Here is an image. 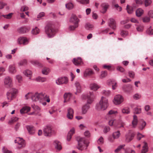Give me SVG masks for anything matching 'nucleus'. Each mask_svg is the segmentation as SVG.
I'll list each match as a JSON object with an SVG mask.
<instances>
[{
    "instance_id": "4",
    "label": "nucleus",
    "mask_w": 153,
    "mask_h": 153,
    "mask_svg": "<svg viewBox=\"0 0 153 153\" xmlns=\"http://www.w3.org/2000/svg\"><path fill=\"white\" fill-rule=\"evenodd\" d=\"M14 142L17 144V146L18 149L23 148L25 146V141L22 138L17 137L15 140Z\"/></svg>"
},
{
    "instance_id": "18",
    "label": "nucleus",
    "mask_w": 153,
    "mask_h": 153,
    "mask_svg": "<svg viewBox=\"0 0 153 153\" xmlns=\"http://www.w3.org/2000/svg\"><path fill=\"white\" fill-rule=\"evenodd\" d=\"M134 135L133 133H129L127 134L125 136V141L127 143L129 142L133 139Z\"/></svg>"
},
{
    "instance_id": "25",
    "label": "nucleus",
    "mask_w": 153,
    "mask_h": 153,
    "mask_svg": "<svg viewBox=\"0 0 153 153\" xmlns=\"http://www.w3.org/2000/svg\"><path fill=\"white\" fill-rule=\"evenodd\" d=\"M100 87L97 84L95 83H92L90 85V88L91 90L94 91L97 90Z\"/></svg>"
},
{
    "instance_id": "48",
    "label": "nucleus",
    "mask_w": 153,
    "mask_h": 153,
    "mask_svg": "<svg viewBox=\"0 0 153 153\" xmlns=\"http://www.w3.org/2000/svg\"><path fill=\"white\" fill-rule=\"evenodd\" d=\"M78 26V25H70L69 26L68 29L70 31H73L75 30V29L77 28Z\"/></svg>"
},
{
    "instance_id": "8",
    "label": "nucleus",
    "mask_w": 153,
    "mask_h": 153,
    "mask_svg": "<svg viewBox=\"0 0 153 153\" xmlns=\"http://www.w3.org/2000/svg\"><path fill=\"white\" fill-rule=\"evenodd\" d=\"M68 82V78L66 76L61 77L56 80V82L57 85H61L67 84Z\"/></svg>"
},
{
    "instance_id": "37",
    "label": "nucleus",
    "mask_w": 153,
    "mask_h": 153,
    "mask_svg": "<svg viewBox=\"0 0 153 153\" xmlns=\"http://www.w3.org/2000/svg\"><path fill=\"white\" fill-rule=\"evenodd\" d=\"M66 7L68 10H71L74 7L73 3L71 2H68L65 4Z\"/></svg>"
},
{
    "instance_id": "35",
    "label": "nucleus",
    "mask_w": 153,
    "mask_h": 153,
    "mask_svg": "<svg viewBox=\"0 0 153 153\" xmlns=\"http://www.w3.org/2000/svg\"><path fill=\"white\" fill-rule=\"evenodd\" d=\"M75 85L76 88L77 92L78 93L80 92L81 91V87L79 83L78 82H76Z\"/></svg>"
},
{
    "instance_id": "52",
    "label": "nucleus",
    "mask_w": 153,
    "mask_h": 153,
    "mask_svg": "<svg viewBox=\"0 0 153 153\" xmlns=\"http://www.w3.org/2000/svg\"><path fill=\"white\" fill-rule=\"evenodd\" d=\"M32 107L35 111H37L39 112L40 111V108L38 106L35 105H32Z\"/></svg>"
},
{
    "instance_id": "21",
    "label": "nucleus",
    "mask_w": 153,
    "mask_h": 153,
    "mask_svg": "<svg viewBox=\"0 0 153 153\" xmlns=\"http://www.w3.org/2000/svg\"><path fill=\"white\" fill-rule=\"evenodd\" d=\"M29 30V28L25 27H22L18 28L17 29L18 32L20 33H24L28 32Z\"/></svg>"
},
{
    "instance_id": "3",
    "label": "nucleus",
    "mask_w": 153,
    "mask_h": 153,
    "mask_svg": "<svg viewBox=\"0 0 153 153\" xmlns=\"http://www.w3.org/2000/svg\"><path fill=\"white\" fill-rule=\"evenodd\" d=\"M45 32L48 37L52 38L55 36L56 30L52 25L48 24L45 27Z\"/></svg>"
},
{
    "instance_id": "12",
    "label": "nucleus",
    "mask_w": 153,
    "mask_h": 153,
    "mask_svg": "<svg viewBox=\"0 0 153 153\" xmlns=\"http://www.w3.org/2000/svg\"><path fill=\"white\" fill-rule=\"evenodd\" d=\"M74 111L71 108H68L67 109V113L66 114L67 118L70 120H72L73 118Z\"/></svg>"
},
{
    "instance_id": "62",
    "label": "nucleus",
    "mask_w": 153,
    "mask_h": 153,
    "mask_svg": "<svg viewBox=\"0 0 153 153\" xmlns=\"http://www.w3.org/2000/svg\"><path fill=\"white\" fill-rule=\"evenodd\" d=\"M128 75L130 77L134 78V73L132 71H129L128 72Z\"/></svg>"
},
{
    "instance_id": "34",
    "label": "nucleus",
    "mask_w": 153,
    "mask_h": 153,
    "mask_svg": "<svg viewBox=\"0 0 153 153\" xmlns=\"http://www.w3.org/2000/svg\"><path fill=\"white\" fill-rule=\"evenodd\" d=\"M35 80L38 82H46L47 79L45 77H42L40 76H38L36 77L35 79Z\"/></svg>"
},
{
    "instance_id": "28",
    "label": "nucleus",
    "mask_w": 153,
    "mask_h": 153,
    "mask_svg": "<svg viewBox=\"0 0 153 153\" xmlns=\"http://www.w3.org/2000/svg\"><path fill=\"white\" fill-rule=\"evenodd\" d=\"M120 133L119 131H114L112 134V137L114 139H118L120 136Z\"/></svg>"
},
{
    "instance_id": "41",
    "label": "nucleus",
    "mask_w": 153,
    "mask_h": 153,
    "mask_svg": "<svg viewBox=\"0 0 153 153\" xmlns=\"http://www.w3.org/2000/svg\"><path fill=\"white\" fill-rule=\"evenodd\" d=\"M122 112L123 114H128L130 112V110L129 108L126 107L122 110Z\"/></svg>"
},
{
    "instance_id": "40",
    "label": "nucleus",
    "mask_w": 153,
    "mask_h": 153,
    "mask_svg": "<svg viewBox=\"0 0 153 153\" xmlns=\"http://www.w3.org/2000/svg\"><path fill=\"white\" fill-rule=\"evenodd\" d=\"M19 118L16 117H13L11 118V120L9 121L8 122L9 124H11L18 121Z\"/></svg>"
},
{
    "instance_id": "57",
    "label": "nucleus",
    "mask_w": 153,
    "mask_h": 153,
    "mask_svg": "<svg viewBox=\"0 0 153 153\" xmlns=\"http://www.w3.org/2000/svg\"><path fill=\"white\" fill-rule=\"evenodd\" d=\"M15 77L19 82H21L22 81V77L21 75H17L15 76Z\"/></svg>"
},
{
    "instance_id": "53",
    "label": "nucleus",
    "mask_w": 153,
    "mask_h": 153,
    "mask_svg": "<svg viewBox=\"0 0 153 153\" xmlns=\"http://www.w3.org/2000/svg\"><path fill=\"white\" fill-rule=\"evenodd\" d=\"M107 72L106 71H103L101 72V74L100 76V78H103L105 77L107 75Z\"/></svg>"
},
{
    "instance_id": "42",
    "label": "nucleus",
    "mask_w": 153,
    "mask_h": 153,
    "mask_svg": "<svg viewBox=\"0 0 153 153\" xmlns=\"http://www.w3.org/2000/svg\"><path fill=\"white\" fill-rule=\"evenodd\" d=\"M118 112L117 111H115L114 110H110L108 112V114H107V115L108 116V117H109V115H115Z\"/></svg>"
},
{
    "instance_id": "32",
    "label": "nucleus",
    "mask_w": 153,
    "mask_h": 153,
    "mask_svg": "<svg viewBox=\"0 0 153 153\" xmlns=\"http://www.w3.org/2000/svg\"><path fill=\"white\" fill-rule=\"evenodd\" d=\"M51 71L50 69L49 68L47 67L44 68L42 70V73L43 74L47 75Z\"/></svg>"
},
{
    "instance_id": "17",
    "label": "nucleus",
    "mask_w": 153,
    "mask_h": 153,
    "mask_svg": "<svg viewBox=\"0 0 153 153\" xmlns=\"http://www.w3.org/2000/svg\"><path fill=\"white\" fill-rule=\"evenodd\" d=\"M101 8V12L103 13H105L109 7V5L107 3H103L100 5Z\"/></svg>"
},
{
    "instance_id": "20",
    "label": "nucleus",
    "mask_w": 153,
    "mask_h": 153,
    "mask_svg": "<svg viewBox=\"0 0 153 153\" xmlns=\"http://www.w3.org/2000/svg\"><path fill=\"white\" fill-rule=\"evenodd\" d=\"M123 88L126 92L128 93L130 92L133 89V86L130 84L124 86L123 87Z\"/></svg>"
},
{
    "instance_id": "44",
    "label": "nucleus",
    "mask_w": 153,
    "mask_h": 153,
    "mask_svg": "<svg viewBox=\"0 0 153 153\" xmlns=\"http://www.w3.org/2000/svg\"><path fill=\"white\" fill-rule=\"evenodd\" d=\"M125 146V145H121L118 146L117 149L114 152L115 153H117L120 151V150L123 149Z\"/></svg>"
},
{
    "instance_id": "46",
    "label": "nucleus",
    "mask_w": 153,
    "mask_h": 153,
    "mask_svg": "<svg viewBox=\"0 0 153 153\" xmlns=\"http://www.w3.org/2000/svg\"><path fill=\"white\" fill-rule=\"evenodd\" d=\"M3 153H13L12 152L7 149L6 147L4 146L2 149Z\"/></svg>"
},
{
    "instance_id": "15",
    "label": "nucleus",
    "mask_w": 153,
    "mask_h": 153,
    "mask_svg": "<svg viewBox=\"0 0 153 153\" xmlns=\"http://www.w3.org/2000/svg\"><path fill=\"white\" fill-rule=\"evenodd\" d=\"M72 62L76 66H78L83 64L82 60L80 57L74 58L72 60Z\"/></svg>"
},
{
    "instance_id": "26",
    "label": "nucleus",
    "mask_w": 153,
    "mask_h": 153,
    "mask_svg": "<svg viewBox=\"0 0 153 153\" xmlns=\"http://www.w3.org/2000/svg\"><path fill=\"white\" fill-rule=\"evenodd\" d=\"M109 26L113 30L115 29L116 26L114 20L113 19H110Z\"/></svg>"
},
{
    "instance_id": "60",
    "label": "nucleus",
    "mask_w": 153,
    "mask_h": 153,
    "mask_svg": "<svg viewBox=\"0 0 153 153\" xmlns=\"http://www.w3.org/2000/svg\"><path fill=\"white\" fill-rule=\"evenodd\" d=\"M146 123L145 122H143L139 126V128L141 130H142L144 128L145 126H146Z\"/></svg>"
},
{
    "instance_id": "50",
    "label": "nucleus",
    "mask_w": 153,
    "mask_h": 153,
    "mask_svg": "<svg viewBox=\"0 0 153 153\" xmlns=\"http://www.w3.org/2000/svg\"><path fill=\"white\" fill-rule=\"evenodd\" d=\"M141 97V95L138 93H136L133 96V98L135 100H138Z\"/></svg>"
},
{
    "instance_id": "36",
    "label": "nucleus",
    "mask_w": 153,
    "mask_h": 153,
    "mask_svg": "<svg viewBox=\"0 0 153 153\" xmlns=\"http://www.w3.org/2000/svg\"><path fill=\"white\" fill-rule=\"evenodd\" d=\"M40 30L37 27H36L34 28H33L32 30V33L34 35H37L39 34L40 32Z\"/></svg>"
},
{
    "instance_id": "13",
    "label": "nucleus",
    "mask_w": 153,
    "mask_h": 153,
    "mask_svg": "<svg viewBox=\"0 0 153 153\" xmlns=\"http://www.w3.org/2000/svg\"><path fill=\"white\" fill-rule=\"evenodd\" d=\"M17 42L19 44H23L25 45L29 43L28 39L25 37H21L19 38L17 40Z\"/></svg>"
},
{
    "instance_id": "54",
    "label": "nucleus",
    "mask_w": 153,
    "mask_h": 153,
    "mask_svg": "<svg viewBox=\"0 0 153 153\" xmlns=\"http://www.w3.org/2000/svg\"><path fill=\"white\" fill-rule=\"evenodd\" d=\"M143 21L144 23L149 22L150 21V18L148 16H145L143 18Z\"/></svg>"
},
{
    "instance_id": "5",
    "label": "nucleus",
    "mask_w": 153,
    "mask_h": 153,
    "mask_svg": "<svg viewBox=\"0 0 153 153\" xmlns=\"http://www.w3.org/2000/svg\"><path fill=\"white\" fill-rule=\"evenodd\" d=\"M83 99L87 100V103L90 104L92 102L94 98V96L93 92H89L87 94L82 96Z\"/></svg>"
},
{
    "instance_id": "6",
    "label": "nucleus",
    "mask_w": 153,
    "mask_h": 153,
    "mask_svg": "<svg viewBox=\"0 0 153 153\" xmlns=\"http://www.w3.org/2000/svg\"><path fill=\"white\" fill-rule=\"evenodd\" d=\"M44 97V94L43 93H38L37 92L34 94H32L31 99L33 101H41Z\"/></svg>"
},
{
    "instance_id": "51",
    "label": "nucleus",
    "mask_w": 153,
    "mask_h": 153,
    "mask_svg": "<svg viewBox=\"0 0 153 153\" xmlns=\"http://www.w3.org/2000/svg\"><path fill=\"white\" fill-rule=\"evenodd\" d=\"M108 120H109L108 122V124L109 126H111L114 125V121H115V120L114 119H110L109 117H108L107 118Z\"/></svg>"
},
{
    "instance_id": "2",
    "label": "nucleus",
    "mask_w": 153,
    "mask_h": 153,
    "mask_svg": "<svg viewBox=\"0 0 153 153\" xmlns=\"http://www.w3.org/2000/svg\"><path fill=\"white\" fill-rule=\"evenodd\" d=\"M108 105V102L107 98L102 97L99 103L96 105V108L98 110H104L106 109Z\"/></svg>"
},
{
    "instance_id": "11",
    "label": "nucleus",
    "mask_w": 153,
    "mask_h": 153,
    "mask_svg": "<svg viewBox=\"0 0 153 153\" xmlns=\"http://www.w3.org/2000/svg\"><path fill=\"white\" fill-rule=\"evenodd\" d=\"M43 131L45 136L47 137L51 136L53 133L51 128L49 126H45L43 129Z\"/></svg>"
},
{
    "instance_id": "45",
    "label": "nucleus",
    "mask_w": 153,
    "mask_h": 153,
    "mask_svg": "<svg viewBox=\"0 0 153 153\" xmlns=\"http://www.w3.org/2000/svg\"><path fill=\"white\" fill-rule=\"evenodd\" d=\"M126 9L128 13L129 14H131L133 12V10L132 7L128 5L127 6Z\"/></svg>"
},
{
    "instance_id": "43",
    "label": "nucleus",
    "mask_w": 153,
    "mask_h": 153,
    "mask_svg": "<svg viewBox=\"0 0 153 153\" xmlns=\"http://www.w3.org/2000/svg\"><path fill=\"white\" fill-rule=\"evenodd\" d=\"M128 32L126 30H122L120 33L121 35L123 37H126L128 36Z\"/></svg>"
},
{
    "instance_id": "61",
    "label": "nucleus",
    "mask_w": 153,
    "mask_h": 153,
    "mask_svg": "<svg viewBox=\"0 0 153 153\" xmlns=\"http://www.w3.org/2000/svg\"><path fill=\"white\" fill-rule=\"evenodd\" d=\"M97 143L99 144H102L103 143V139L102 137H101L97 141Z\"/></svg>"
},
{
    "instance_id": "64",
    "label": "nucleus",
    "mask_w": 153,
    "mask_h": 153,
    "mask_svg": "<svg viewBox=\"0 0 153 153\" xmlns=\"http://www.w3.org/2000/svg\"><path fill=\"white\" fill-rule=\"evenodd\" d=\"M144 137V136L142 135V134L138 133L137 135V139L138 140H140L142 137Z\"/></svg>"
},
{
    "instance_id": "39",
    "label": "nucleus",
    "mask_w": 153,
    "mask_h": 153,
    "mask_svg": "<svg viewBox=\"0 0 153 153\" xmlns=\"http://www.w3.org/2000/svg\"><path fill=\"white\" fill-rule=\"evenodd\" d=\"M77 2L80 4H86L89 3V0H76Z\"/></svg>"
},
{
    "instance_id": "1",
    "label": "nucleus",
    "mask_w": 153,
    "mask_h": 153,
    "mask_svg": "<svg viewBox=\"0 0 153 153\" xmlns=\"http://www.w3.org/2000/svg\"><path fill=\"white\" fill-rule=\"evenodd\" d=\"M76 140L78 142V145L77 148L79 150L82 151L86 149L89 144V142L86 141L84 137H77Z\"/></svg>"
},
{
    "instance_id": "56",
    "label": "nucleus",
    "mask_w": 153,
    "mask_h": 153,
    "mask_svg": "<svg viewBox=\"0 0 153 153\" xmlns=\"http://www.w3.org/2000/svg\"><path fill=\"white\" fill-rule=\"evenodd\" d=\"M45 13L44 12H42L40 13L37 16V20H38L40 19L42 17L45 16Z\"/></svg>"
},
{
    "instance_id": "27",
    "label": "nucleus",
    "mask_w": 153,
    "mask_h": 153,
    "mask_svg": "<svg viewBox=\"0 0 153 153\" xmlns=\"http://www.w3.org/2000/svg\"><path fill=\"white\" fill-rule=\"evenodd\" d=\"M64 102L70 101V99L71 97V95L70 93H65L64 95Z\"/></svg>"
},
{
    "instance_id": "55",
    "label": "nucleus",
    "mask_w": 153,
    "mask_h": 153,
    "mask_svg": "<svg viewBox=\"0 0 153 153\" xmlns=\"http://www.w3.org/2000/svg\"><path fill=\"white\" fill-rule=\"evenodd\" d=\"M134 112L136 114H139L141 113V108H138L135 107L134 108Z\"/></svg>"
},
{
    "instance_id": "7",
    "label": "nucleus",
    "mask_w": 153,
    "mask_h": 153,
    "mask_svg": "<svg viewBox=\"0 0 153 153\" xmlns=\"http://www.w3.org/2000/svg\"><path fill=\"white\" fill-rule=\"evenodd\" d=\"M17 92V91L16 89L12 88L7 93V97L9 101H10L15 97Z\"/></svg>"
},
{
    "instance_id": "9",
    "label": "nucleus",
    "mask_w": 153,
    "mask_h": 153,
    "mask_svg": "<svg viewBox=\"0 0 153 153\" xmlns=\"http://www.w3.org/2000/svg\"><path fill=\"white\" fill-rule=\"evenodd\" d=\"M123 101V97L120 94L116 95L114 97L113 100L114 103L116 105H119Z\"/></svg>"
},
{
    "instance_id": "29",
    "label": "nucleus",
    "mask_w": 153,
    "mask_h": 153,
    "mask_svg": "<svg viewBox=\"0 0 153 153\" xmlns=\"http://www.w3.org/2000/svg\"><path fill=\"white\" fill-rule=\"evenodd\" d=\"M30 108L27 106L24 107L20 110V112L21 114H23L26 112L30 111Z\"/></svg>"
},
{
    "instance_id": "22",
    "label": "nucleus",
    "mask_w": 153,
    "mask_h": 153,
    "mask_svg": "<svg viewBox=\"0 0 153 153\" xmlns=\"http://www.w3.org/2000/svg\"><path fill=\"white\" fill-rule=\"evenodd\" d=\"M94 74L93 71L91 69H86L84 73V76L86 77L90 76Z\"/></svg>"
},
{
    "instance_id": "10",
    "label": "nucleus",
    "mask_w": 153,
    "mask_h": 153,
    "mask_svg": "<svg viewBox=\"0 0 153 153\" xmlns=\"http://www.w3.org/2000/svg\"><path fill=\"white\" fill-rule=\"evenodd\" d=\"M4 86L7 88H9L12 86L13 83L12 78L9 76L6 77L4 80Z\"/></svg>"
},
{
    "instance_id": "38",
    "label": "nucleus",
    "mask_w": 153,
    "mask_h": 153,
    "mask_svg": "<svg viewBox=\"0 0 153 153\" xmlns=\"http://www.w3.org/2000/svg\"><path fill=\"white\" fill-rule=\"evenodd\" d=\"M137 26L136 29L139 32H142L144 30V26L142 25H136Z\"/></svg>"
},
{
    "instance_id": "30",
    "label": "nucleus",
    "mask_w": 153,
    "mask_h": 153,
    "mask_svg": "<svg viewBox=\"0 0 153 153\" xmlns=\"http://www.w3.org/2000/svg\"><path fill=\"white\" fill-rule=\"evenodd\" d=\"M24 74L27 77H29V79H31L30 76H31L32 73L31 71L29 70H27L24 71L23 72Z\"/></svg>"
},
{
    "instance_id": "58",
    "label": "nucleus",
    "mask_w": 153,
    "mask_h": 153,
    "mask_svg": "<svg viewBox=\"0 0 153 153\" xmlns=\"http://www.w3.org/2000/svg\"><path fill=\"white\" fill-rule=\"evenodd\" d=\"M12 15L13 13H11L6 15H2V16L4 18L6 19H10L11 18Z\"/></svg>"
},
{
    "instance_id": "49",
    "label": "nucleus",
    "mask_w": 153,
    "mask_h": 153,
    "mask_svg": "<svg viewBox=\"0 0 153 153\" xmlns=\"http://www.w3.org/2000/svg\"><path fill=\"white\" fill-rule=\"evenodd\" d=\"M146 32L149 35H152L153 34V29L151 28V27H150L147 29Z\"/></svg>"
},
{
    "instance_id": "24",
    "label": "nucleus",
    "mask_w": 153,
    "mask_h": 153,
    "mask_svg": "<svg viewBox=\"0 0 153 153\" xmlns=\"http://www.w3.org/2000/svg\"><path fill=\"white\" fill-rule=\"evenodd\" d=\"M54 145L55 148L57 149L60 150L62 149L61 144L59 141L57 140L55 141L54 142Z\"/></svg>"
},
{
    "instance_id": "23",
    "label": "nucleus",
    "mask_w": 153,
    "mask_h": 153,
    "mask_svg": "<svg viewBox=\"0 0 153 153\" xmlns=\"http://www.w3.org/2000/svg\"><path fill=\"white\" fill-rule=\"evenodd\" d=\"M90 108L89 105L87 103L83 106L82 108V113L83 114H86L89 108Z\"/></svg>"
},
{
    "instance_id": "16",
    "label": "nucleus",
    "mask_w": 153,
    "mask_h": 153,
    "mask_svg": "<svg viewBox=\"0 0 153 153\" xmlns=\"http://www.w3.org/2000/svg\"><path fill=\"white\" fill-rule=\"evenodd\" d=\"M70 22L75 25H78L79 19L76 16L72 15L70 19Z\"/></svg>"
},
{
    "instance_id": "31",
    "label": "nucleus",
    "mask_w": 153,
    "mask_h": 153,
    "mask_svg": "<svg viewBox=\"0 0 153 153\" xmlns=\"http://www.w3.org/2000/svg\"><path fill=\"white\" fill-rule=\"evenodd\" d=\"M138 122V120L137 116L134 115L133 116V119L132 121V125L133 127L135 128L137 125Z\"/></svg>"
},
{
    "instance_id": "63",
    "label": "nucleus",
    "mask_w": 153,
    "mask_h": 153,
    "mask_svg": "<svg viewBox=\"0 0 153 153\" xmlns=\"http://www.w3.org/2000/svg\"><path fill=\"white\" fill-rule=\"evenodd\" d=\"M28 8L26 6H22L20 9V11L22 12L28 10Z\"/></svg>"
},
{
    "instance_id": "47",
    "label": "nucleus",
    "mask_w": 153,
    "mask_h": 153,
    "mask_svg": "<svg viewBox=\"0 0 153 153\" xmlns=\"http://www.w3.org/2000/svg\"><path fill=\"white\" fill-rule=\"evenodd\" d=\"M93 27V25L89 23L86 24L85 26V29L88 30H91Z\"/></svg>"
},
{
    "instance_id": "14",
    "label": "nucleus",
    "mask_w": 153,
    "mask_h": 153,
    "mask_svg": "<svg viewBox=\"0 0 153 153\" xmlns=\"http://www.w3.org/2000/svg\"><path fill=\"white\" fill-rule=\"evenodd\" d=\"M8 72L12 74H15L17 72L16 68L14 64L10 65L8 67Z\"/></svg>"
},
{
    "instance_id": "33",
    "label": "nucleus",
    "mask_w": 153,
    "mask_h": 153,
    "mask_svg": "<svg viewBox=\"0 0 153 153\" xmlns=\"http://www.w3.org/2000/svg\"><path fill=\"white\" fill-rule=\"evenodd\" d=\"M143 10L141 8L137 9L136 11V15L138 17L140 16L143 13Z\"/></svg>"
},
{
    "instance_id": "19",
    "label": "nucleus",
    "mask_w": 153,
    "mask_h": 153,
    "mask_svg": "<svg viewBox=\"0 0 153 153\" xmlns=\"http://www.w3.org/2000/svg\"><path fill=\"white\" fill-rule=\"evenodd\" d=\"M26 128L30 134H33L34 133L35 129L33 126H26Z\"/></svg>"
},
{
    "instance_id": "59",
    "label": "nucleus",
    "mask_w": 153,
    "mask_h": 153,
    "mask_svg": "<svg viewBox=\"0 0 153 153\" xmlns=\"http://www.w3.org/2000/svg\"><path fill=\"white\" fill-rule=\"evenodd\" d=\"M152 3L151 0H145V4L146 7H147L151 4Z\"/></svg>"
}]
</instances>
